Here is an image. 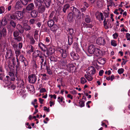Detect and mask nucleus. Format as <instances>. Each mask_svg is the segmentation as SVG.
Instances as JSON below:
<instances>
[{"label": "nucleus", "mask_w": 130, "mask_h": 130, "mask_svg": "<svg viewBox=\"0 0 130 130\" xmlns=\"http://www.w3.org/2000/svg\"><path fill=\"white\" fill-rule=\"evenodd\" d=\"M20 50H16L15 51V56H16V58L18 57H18L19 55L20 54Z\"/></svg>", "instance_id": "39"}, {"label": "nucleus", "mask_w": 130, "mask_h": 130, "mask_svg": "<svg viewBox=\"0 0 130 130\" xmlns=\"http://www.w3.org/2000/svg\"><path fill=\"white\" fill-rule=\"evenodd\" d=\"M60 51L61 54V55L62 57L63 58H66L68 55V52L65 50L62 49H61Z\"/></svg>", "instance_id": "14"}, {"label": "nucleus", "mask_w": 130, "mask_h": 130, "mask_svg": "<svg viewBox=\"0 0 130 130\" xmlns=\"http://www.w3.org/2000/svg\"><path fill=\"white\" fill-rule=\"evenodd\" d=\"M21 8V6L20 3L19 1H18L16 3L15 6V8L16 9H20Z\"/></svg>", "instance_id": "30"}, {"label": "nucleus", "mask_w": 130, "mask_h": 130, "mask_svg": "<svg viewBox=\"0 0 130 130\" xmlns=\"http://www.w3.org/2000/svg\"><path fill=\"white\" fill-rule=\"evenodd\" d=\"M70 55L74 60H78L79 58V57L78 54L73 52H72L71 53Z\"/></svg>", "instance_id": "11"}, {"label": "nucleus", "mask_w": 130, "mask_h": 130, "mask_svg": "<svg viewBox=\"0 0 130 130\" xmlns=\"http://www.w3.org/2000/svg\"><path fill=\"white\" fill-rule=\"evenodd\" d=\"M118 33H115L113 35V36L114 39H116L118 37Z\"/></svg>", "instance_id": "59"}, {"label": "nucleus", "mask_w": 130, "mask_h": 130, "mask_svg": "<svg viewBox=\"0 0 130 130\" xmlns=\"http://www.w3.org/2000/svg\"><path fill=\"white\" fill-rule=\"evenodd\" d=\"M14 39L18 41L19 42L21 40L22 38L21 37L19 36L14 38Z\"/></svg>", "instance_id": "58"}, {"label": "nucleus", "mask_w": 130, "mask_h": 130, "mask_svg": "<svg viewBox=\"0 0 130 130\" xmlns=\"http://www.w3.org/2000/svg\"><path fill=\"white\" fill-rule=\"evenodd\" d=\"M67 70L69 72L73 73L75 71L76 67L73 64H68L67 65Z\"/></svg>", "instance_id": "3"}, {"label": "nucleus", "mask_w": 130, "mask_h": 130, "mask_svg": "<svg viewBox=\"0 0 130 130\" xmlns=\"http://www.w3.org/2000/svg\"><path fill=\"white\" fill-rule=\"evenodd\" d=\"M33 63L32 66L34 68L36 69L37 68V66L36 64V62L35 61H33L32 62Z\"/></svg>", "instance_id": "54"}, {"label": "nucleus", "mask_w": 130, "mask_h": 130, "mask_svg": "<svg viewBox=\"0 0 130 130\" xmlns=\"http://www.w3.org/2000/svg\"><path fill=\"white\" fill-rule=\"evenodd\" d=\"M12 46L13 47L14 51L16 50H18V44H12Z\"/></svg>", "instance_id": "50"}, {"label": "nucleus", "mask_w": 130, "mask_h": 130, "mask_svg": "<svg viewBox=\"0 0 130 130\" xmlns=\"http://www.w3.org/2000/svg\"><path fill=\"white\" fill-rule=\"evenodd\" d=\"M73 13L76 14V13L77 12L78 13V12H79V11L78 10V9L76 8L73 7Z\"/></svg>", "instance_id": "53"}, {"label": "nucleus", "mask_w": 130, "mask_h": 130, "mask_svg": "<svg viewBox=\"0 0 130 130\" xmlns=\"http://www.w3.org/2000/svg\"><path fill=\"white\" fill-rule=\"evenodd\" d=\"M95 72V68L92 67L90 66L88 68V74L90 75L94 74Z\"/></svg>", "instance_id": "9"}, {"label": "nucleus", "mask_w": 130, "mask_h": 130, "mask_svg": "<svg viewBox=\"0 0 130 130\" xmlns=\"http://www.w3.org/2000/svg\"><path fill=\"white\" fill-rule=\"evenodd\" d=\"M17 77L16 80L18 81V87L19 88H21L23 87L24 84V83L23 80L21 79L19 76L18 77L16 75Z\"/></svg>", "instance_id": "5"}, {"label": "nucleus", "mask_w": 130, "mask_h": 130, "mask_svg": "<svg viewBox=\"0 0 130 130\" xmlns=\"http://www.w3.org/2000/svg\"><path fill=\"white\" fill-rule=\"evenodd\" d=\"M11 6L10 5H8V7L6 8V9H7L8 11H9L11 10Z\"/></svg>", "instance_id": "62"}, {"label": "nucleus", "mask_w": 130, "mask_h": 130, "mask_svg": "<svg viewBox=\"0 0 130 130\" xmlns=\"http://www.w3.org/2000/svg\"><path fill=\"white\" fill-rule=\"evenodd\" d=\"M19 35V32L16 31H14L13 32V36L14 37L18 36Z\"/></svg>", "instance_id": "52"}, {"label": "nucleus", "mask_w": 130, "mask_h": 130, "mask_svg": "<svg viewBox=\"0 0 130 130\" xmlns=\"http://www.w3.org/2000/svg\"><path fill=\"white\" fill-rule=\"evenodd\" d=\"M126 36V37L127 38V40H130V34L128 33H127Z\"/></svg>", "instance_id": "60"}, {"label": "nucleus", "mask_w": 130, "mask_h": 130, "mask_svg": "<svg viewBox=\"0 0 130 130\" xmlns=\"http://www.w3.org/2000/svg\"><path fill=\"white\" fill-rule=\"evenodd\" d=\"M42 2L38 0H36L34 1V3L37 7H39L42 6Z\"/></svg>", "instance_id": "23"}, {"label": "nucleus", "mask_w": 130, "mask_h": 130, "mask_svg": "<svg viewBox=\"0 0 130 130\" xmlns=\"http://www.w3.org/2000/svg\"><path fill=\"white\" fill-rule=\"evenodd\" d=\"M61 4L63 5L64 3V0H57Z\"/></svg>", "instance_id": "61"}, {"label": "nucleus", "mask_w": 130, "mask_h": 130, "mask_svg": "<svg viewBox=\"0 0 130 130\" xmlns=\"http://www.w3.org/2000/svg\"><path fill=\"white\" fill-rule=\"evenodd\" d=\"M17 29L18 30L20 33L23 32V29L22 26L20 24L17 25Z\"/></svg>", "instance_id": "32"}, {"label": "nucleus", "mask_w": 130, "mask_h": 130, "mask_svg": "<svg viewBox=\"0 0 130 130\" xmlns=\"http://www.w3.org/2000/svg\"><path fill=\"white\" fill-rule=\"evenodd\" d=\"M10 24L13 28H14L16 26L15 23L12 20H10Z\"/></svg>", "instance_id": "37"}, {"label": "nucleus", "mask_w": 130, "mask_h": 130, "mask_svg": "<svg viewBox=\"0 0 130 130\" xmlns=\"http://www.w3.org/2000/svg\"><path fill=\"white\" fill-rule=\"evenodd\" d=\"M24 28L26 31H28L31 29V27L30 26L26 24L24 26Z\"/></svg>", "instance_id": "38"}, {"label": "nucleus", "mask_w": 130, "mask_h": 130, "mask_svg": "<svg viewBox=\"0 0 130 130\" xmlns=\"http://www.w3.org/2000/svg\"><path fill=\"white\" fill-rule=\"evenodd\" d=\"M104 71L102 70H100L99 72V75L100 76H102V75L104 73Z\"/></svg>", "instance_id": "64"}, {"label": "nucleus", "mask_w": 130, "mask_h": 130, "mask_svg": "<svg viewBox=\"0 0 130 130\" xmlns=\"http://www.w3.org/2000/svg\"><path fill=\"white\" fill-rule=\"evenodd\" d=\"M73 47L77 52H79L80 51V49L78 47V45L77 43H74Z\"/></svg>", "instance_id": "27"}, {"label": "nucleus", "mask_w": 130, "mask_h": 130, "mask_svg": "<svg viewBox=\"0 0 130 130\" xmlns=\"http://www.w3.org/2000/svg\"><path fill=\"white\" fill-rule=\"evenodd\" d=\"M38 12L35 10H32L30 12V15L32 18H36L38 16Z\"/></svg>", "instance_id": "15"}, {"label": "nucleus", "mask_w": 130, "mask_h": 130, "mask_svg": "<svg viewBox=\"0 0 130 130\" xmlns=\"http://www.w3.org/2000/svg\"><path fill=\"white\" fill-rule=\"evenodd\" d=\"M54 52V49L50 47L47 50L46 54L47 55V56L52 55Z\"/></svg>", "instance_id": "16"}, {"label": "nucleus", "mask_w": 130, "mask_h": 130, "mask_svg": "<svg viewBox=\"0 0 130 130\" xmlns=\"http://www.w3.org/2000/svg\"><path fill=\"white\" fill-rule=\"evenodd\" d=\"M23 15L22 12L21 11L15 12L14 14L10 15V18L14 20L16 19L20 20L23 17Z\"/></svg>", "instance_id": "1"}, {"label": "nucleus", "mask_w": 130, "mask_h": 130, "mask_svg": "<svg viewBox=\"0 0 130 130\" xmlns=\"http://www.w3.org/2000/svg\"><path fill=\"white\" fill-rule=\"evenodd\" d=\"M63 99H64L63 97H61V98L60 97H59L58 98L57 101L60 104L61 102H62Z\"/></svg>", "instance_id": "47"}, {"label": "nucleus", "mask_w": 130, "mask_h": 130, "mask_svg": "<svg viewBox=\"0 0 130 130\" xmlns=\"http://www.w3.org/2000/svg\"><path fill=\"white\" fill-rule=\"evenodd\" d=\"M54 20H53L52 19H50L47 22V24L48 26L49 27H50L54 25V22L53 21Z\"/></svg>", "instance_id": "28"}, {"label": "nucleus", "mask_w": 130, "mask_h": 130, "mask_svg": "<svg viewBox=\"0 0 130 130\" xmlns=\"http://www.w3.org/2000/svg\"><path fill=\"white\" fill-rule=\"evenodd\" d=\"M46 69L47 70V72L48 74H52V71L50 70L49 68L48 67L46 66Z\"/></svg>", "instance_id": "49"}, {"label": "nucleus", "mask_w": 130, "mask_h": 130, "mask_svg": "<svg viewBox=\"0 0 130 130\" xmlns=\"http://www.w3.org/2000/svg\"><path fill=\"white\" fill-rule=\"evenodd\" d=\"M68 42L69 44L70 45L73 43V37L72 35H70V36L68 35Z\"/></svg>", "instance_id": "25"}, {"label": "nucleus", "mask_w": 130, "mask_h": 130, "mask_svg": "<svg viewBox=\"0 0 130 130\" xmlns=\"http://www.w3.org/2000/svg\"><path fill=\"white\" fill-rule=\"evenodd\" d=\"M80 81L81 83L82 84H84L87 82V80L83 77H82L81 78Z\"/></svg>", "instance_id": "48"}, {"label": "nucleus", "mask_w": 130, "mask_h": 130, "mask_svg": "<svg viewBox=\"0 0 130 130\" xmlns=\"http://www.w3.org/2000/svg\"><path fill=\"white\" fill-rule=\"evenodd\" d=\"M85 21L87 23H89L91 21V20L89 15H87L85 19Z\"/></svg>", "instance_id": "40"}, {"label": "nucleus", "mask_w": 130, "mask_h": 130, "mask_svg": "<svg viewBox=\"0 0 130 130\" xmlns=\"http://www.w3.org/2000/svg\"><path fill=\"white\" fill-rule=\"evenodd\" d=\"M97 4L99 7H101L103 6V4L102 2L100 0H98L97 1Z\"/></svg>", "instance_id": "44"}, {"label": "nucleus", "mask_w": 130, "mask_h": 130, "mask_svg": "<svg viewBox=\"0 0 130 130\" xmlns=\"http://www.w3.org/2000/svg\"><path fill=\"white\" fill-rule=\"evenodd\" d=\"M19 59L21 62H23L25 67L27 66L28 62L23 55H21L20 56Z\"/></svg>", "instance_id": "10"}, {"label": "nucleus", "mask_w": 130, "mask_h": 130, "mask_svg": "<svg viewBox=\"0 0 130 130\" xmlns=\"http://www.w3.org/2000/svg\"><path fill=\"white\" fill-rule=\"evenodd\" d=\"M21 3L24 5H26L28 2L27 0H20Z\"/></svg>", "instance_id": "42"}, {"label": "nucleus", "mask_w": 130, "mask_h": 130, "mask_svg": "<svg viewBox=\"0 0 130 130\" xmlns=\"http://www.w3.org/2000/svg\"><path fill=\"white\" fill-rule=\"evenodd\" d=\"M68 19L70 22H72L73 19V14L72 13L70 12L68 14Z\"/></svg>", "instance_id": "21"}, {"label": "nucleus", "mask_w": 130, "mask_h": 130, "mask_svg": "<svg viewBox=\"0 0 130 130\" xmlns=\"http://www.w3.org/2000/svg\"><path fill=\"white\" fill-rule=\"evenodd\" d=\"M43 110L45 111H46L47 112H49L50 111V109L49 108H47V107L46 106H44V107Z\"/></svg>", "instance_id": "63"}, {"label": "nucleus", "mask_w": 130, "mask_h": 130, "mask_svg": "<svg viewBox=\"0 0 130 130\" xmlns=\"http://www.w3.org/2000/svg\"><path fill=\"white\" fill-rule=\"evenodd\" d=\"M41 54H42L41 52L40 51L37 50L33 53L32 56L33 57L36 58L40 55Z\"/></svg>", "instance_id": "17"}, {"label": "nucleus", "mask_w": 130, "mask_h": 130, "mask_svg": "<svg viewBox=\"0 0 130 130\" xmlns=\"http://www.w3.org/2000/svg\"><path fill=\"white\" fill-rule=\"evenodd\" d=\"M68 35L70 36V35H72L74 33L73 29L72 28H69L68 29Z\"/></svg>", "instance_id": "35"}, {"label": "nucleus", "mask_w": 130, "mask_h": 130, "mask_svg": "<svg viewBox=\"0 0 130 130\" xmlns=\"http://www.w3.org/2000/svg\"><path fill=\"white\" fill-rule=\"evenodd\" d=\"M50 27L51 30L53 32H55L58 28L56 24H54Z\"/></svg>", "instance_id": "22"}, {"label": "nucleus", "mask_w": 130, "mask_h": 130, "mask_svg": "<svg viewBox=\"0 0 130 130\" xmlns=\"http://www.w3.org/2000/svg\"><path fill=\"white\" fill-rule=\"evenodd\" d=\"M38 46L43 51L45 52L47 50L46 46L41 42L40 43L38 44Z\"/></svg>", "instance_id": "18"}, {"label": "nucleus", "mask_w": 130, "mask_h": 130, "mask_svg": "<svg viewBox=\"0 0 130 130\" xmlns=\"http://www.w3.org/2000/svg\"><path fill=\"white\" fill-rule=\"evenodd\" d=\"M35 20L34 19H31L29 20V23L30 24H33L35 23Z\"/></svg>", "instance_id": "57"}, {"label": "nucleus", "mask_w": 130, "mask_h": 130, "mask_svg": "<svg viewBox=\"0 0 130 130\" xmlns=\"http://www.w3.org/2000/svg\"><path fill=\"white\" fill-rule=\"evenodd\" d=\"M91 75L88 74H85L84 77L88 81H91L93 79V78L91 76Z\"/></svg>", "instance_id": "31"}, {"label": "nucleus", "mask_w": 130, "mask_h": 130, "mask_svg": "<svg viewBox=\"0 0 130 130\" xmlns=\"http://www.w3.org/2000/svg\"><path fill=\"white\" fill-rule=\"evenodd\" d=\"M36 74H31L29 75L28 77V80L29 82L31 84H33L35 83L37 79V77Z\"/></svg>", "instance_id": "2"}, {"label": "nucleus", "mask_w": 130, "mask_h": 130, "mask_svg": "<svg viewBox=\"0 0 130 130\" xmlns=\"http://www.w3.org/2000/svg\"><path fill=\"white\" fill-rule=\"evenodd\" d=\"M96 43L100 45H104L106 44L105 39L102 37H99L96 40Z\"/></svg>", "instance_id": "4"}, {"label": "nucleus", "mask_w": 130, "mask_h": 130, "mask_svg": "<svg viewBox=\"0 0 130 130\" xmlns=\"http://www.w3.org/2000/svg\"><path fill=\"white\" fill-rule=\"evenodd\" d=\"M124 69L122 68H121L119 69L118 71V73L120 74L124 72Z\"/></svg>", "instance_id": "56"}, {"label": "nucleus", "mask_w": 130, "mask_h": 130, "mask_svg": "<svg viewBox=\"0 0 130 130\" xmlns=\"http://www.w3.org/2000/svg\"><path fill=\"white\" fill-rule=\"evenodd\" d=\"M85 102L84 101H80L79 102V106L81 107H82L84 106L85 105Z\"/></svg>", "instance_id": "41"}, {"label": "nucleus", "mask_w": 130, "mask_h": 130, "mask_svg": "<svg viewBox=\"0 0 130 130\" xmlns=\"http://www.w3.org/2000/svg\"><path fill=\"white\" fill-rule=\"evenodd\" d=\"M34 8V5L33 3H31L28 4L26 7V9L28 11L31 10Z\"/></svg>", "instance_id": "13"}, {"label": "nucleus", "mask_w": 130, "mask_h": 130, "mask_svg": "<svg viewBox=\"0 0 130 130\" xmlns=\"http://www.w3.org/2000/svg\"><path fill=\"white\" fill-rule=\"evenodd\" d=\"M70 7V5L68 4H66L64 5L62 9V10L64 13L66 12V10L68 9Z\"/></svg>", "instance_id": "24"}, {"label": "nucleus", "mask_w": 130, "mask_h": 130, "mask_svg": "<svg viewBox=\"0 0 130 130\" xmlns=\"http://www.w3.org/2000/svg\"><path fill=\"white\" fill-rule=\"evenodd\" d=\"M111 44L114 47L116 46L117 45L116 41L114 40H111Z\"/></svg>", "instance_id": "43"}, {"label": "nucleus", "mask_w": 130, "mask_h": 130, "mask_svg": "<svg viewBox=\"0 0 130 130\" xmlns=\"http://www.w3.org/2000/svg\"><path fill=\"white\" fill-rule=\"evenodd\" d=\"M38 11L40 13H42L45 11V7L43 5H42L38 8Z\"/></svg>", "instance_id": "19"}, {"label": "nucleus", "mask_w": 130, "mask_h": 130, "mask_svg": "<svg viewBox=\"0 0 130 130\" xmlns=\"http://www.w3.org/2000/svg\"><path fill=\"white\" fill-rule=\"evenodd\" d=\"M95 55L96 56H100L102 54V51L99 49L96 48L95 51Z\"/></svg>", "instance_id": "20"}, {"label": "nucleus", "mask_w": 130, "mask_h": 130, "mask_svg": "<svg viewBox=\"0 0 130 130\" xmlns=\"http://www.w3.org/2000/svg\"><path fill=\"white\" fill-rule=\"evenodd\" d=\"M46 63L45 62H44L43 64V63L41 64V69L42 70V69H44L45 68H46Z\"/></svg>", "instance_id": "51"}, {"label": "nucleus", "mask_w": 130, "mask_h": 130, "mask_svg": "<svg viewBox=\"0 0 130 130\" xmlns=\"http://www.w3.org/2000/svg\"><path fill=\"white\" fill-rule=\"evenodd\" d=\"M95 46L91 44L89 46L88 48V52L90 54H93L94 53L96 49Z\"/></svg>", "instance_id": "6"}, {"label": "nucleus", "mask_w": 130, "mask_h": 130, "mask_svg": "<svg viewBox=\"0 0 130 130\" xmlns=\"http://www.w3.org/2000/svg\"><path fill=\"white\" fill-rule=\"evenodd\" d=\"M30 40V43L31 45H34L35 43V41L33 37L29 39Z\"/></svg>", "instance_id": "46"}, {"label": "nucleus", "mask_w": 130, "mask_h": 130, "mask_svg": "<svg viewBox=\"0 0 130 130\" xmlns=\"http://www.w3.org/2000/svg\"><path fill=\"white\" fill-rule=\"evenodd\" d=\"M12 57V51L11 49H8L7 50L6 52V55L5 56L6 59H10Z\"/></svg>", "instance_id": "7"}, {"label": "nucleus", "mask_w": 130, "mask_h": 130, "mask_svg": "<svg viewBox=\"0 0 130 130\" xmlns=\"http://www.w3.org/2000/svg\"><path fill=\"white\" fill-rule=\"evenodd\" d=\"M2 32L4 37H6L7 34V31L6 28H3L2 30Z\"/></svg>", "instance_id": "36"}, {"label": "nucleus", "mask_w": 130, "mask_h": 130, "mask_svg": "<svg viewBox=\"0 0 130 130\" xmlns=\"http://www.w3.org/2000/svg\"><path fill=\"white\" fill-rule=\"evenodd\" d=\"M103 23L104 26L106 29H107L109 28H111L113 26V25L111 24V22L110 21H108V23L107 24V25H106L107 24L105 22V19Z\"/></svg>", "instance_id": "12"}, {"label": "nucleus", "mask_w": 130, "mask_h": 130, "mask_svg": "<svg viewBox=\"0 0 130 130\" xmlns=\"http://www.w3.org/2000/svg\"><path fill=\"white\" fill-rule=\"evenodd\" d=\"M27 88L29 91H31L34 90V86L31 85H28L26 86Z\"/></svg>", "instance_id": "33"}, {"label": "nucleus", "mask_w": 130, "mask_h": 130, "mask_svg": "<svg viewBox=\"0 0 130 130\" xmlns=\"http://www.w3.org/2000/svg\"><path fill=\"white\" fill-rule=\"evenodd\" d=\"M75 15H76V17L78 19L80 18V17L81 16V13L79 11L78 13L77 12L76 13V14H75Z\"/></svg>", "instance_id": "55"}, {"label": "nucleus", "mask_w": 130, "mask_h": 130, "mask_svg": "<svg viewBox=\"0 0 130 130\" xmlns=\"http://www.w3.org/2000/svg\"><path fill=\"white\" fill-rule=\"evenodd\" d=\"M1 22L2 25L4 26L6 25L7 23V21L5 19H2L1 21Z\"/></svg>", "instance_id": "34"}, {"label": "nucleus", "mask_w": 130, "mask_h": 130, "mask_svg": "<svg viewBox=\"0 0 130 130\" xmlns=\"http://www.w3.org/2000/svg\"><path fill=\"white\" fill-rule=\"evenodd\" d=\"M49 19H52L56 21L57 20V14L54 11H53L49 16Z\"/></svg>", "instance_id": "8"}, {"label": "nucleus", "mask_w": 130, "mask_h": 130, "mask_svg": "<svg viewBox=\"0 0 130 130\" xmlns=\"http://www.w3.org/2000/svg\"><path fill=\"white\" fill-rule=\"evenodd\" d=\"M45 6L47 7H49L51 4V0H44L43 2Z\"/></svg>", "instance_id": "26"}, {"label": "nucleus", "mask_w": 130, "mask_h": 130, "mask_svg": "<svg viewBox=\"0 0 130 130\" xmlns=\"http://www.w3.org/2000/svg\"><path fill=\"white\" fill-rule=\"evenodd\" d=\"M107 4L108 5L107 6H112L115 5V4L113 2V0H107Z\"/></svg>", "instance_id": "29"}, {"label": "nucleus", "mask_w": 130, "mask_h": 130, "mask_svg": "<svg viewBox=\"0 0 130 130\" xmlns=\"http://www.w3.org/2000/svg\"><path fill=\"white\" fill-rule=\"evenodd\" d=\"M5 11V9L3 6L0 7V14H2L4 13Z\"/></svg>", "instance_id": "45"}]
</instances>
